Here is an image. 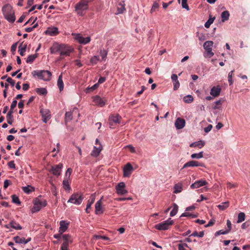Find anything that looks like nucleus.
<instances>
[{
    "label": "nucleus",
    "instance_id": "f257e3e1",
    "mask_svg": "<svg viewBox=\"0 0 250 250\" xmlns=\"http://www.w3.org/2000/svg\"><path fill=\"white\" fill-rule=\"evenodd\" d=\"M2 12L5 19L9 22L13 23L15 21V13L10 4H7L4 5L2 8Z\"/></svg>",
    "mask_w": 250,
    "mask_h": 250
},
{
    "label": "nucleus",
    "instance_id": "f03ea898",
    "mask_svg": "<svg viewBox=\"0 0 250 250\" xmlns=\"http://www.w3.org/2000/svg\"><path fill=\"white\" fill-rule=\"evenodd\" d=\"M91 0H81L75 5V11L77 14L80 16H83L85 11L88 9V3Z\"/></svg>",
    "mask_w": 250,
    "mask_h": 250
},
{
    "label": "nucleus",
    "instance_id": "7ed1b4c3",
    "mask_svg": "<svg viewBox=\"0 0 250 250\" xmlns=\"http://www.w3.org/2000/svg\"><path fill=\"white\" fill-rule=\"evenodd\" d=\"M33 77H38V78L45 81H48L51 79V73L48 70H34L32 72Z\"/></svg>",
    "mask_w": 250,
    "mask_h": 250
},
{
    "label": "nucleus",
    "instance_id": "20e7f679",
    "mask_svg": "<svg viewBox=\"0 0 250 250\" xmlns=\"http://www.w3.org/2000/svg\"><path fill=\"white\" fill-rule=\"evenodd\" d=\"M46 205V201L45 199L40 198V197H38L34 200V206L31 209V211L33 213L37 212Z\"/></svg>",
    "mask_w": 250,
    "mask_h": 250
},
{
    "label": "nucleus",
    "instance_id": "39448f33",
    "mask_svg": "<svg viewBox=\"0 0 250 250\" xmlns=\"http://www.w3.org/2000/svg\"><path fill=\"white\" fill-rule=\"evenodd\" d=\"M173 223V221L170 218L165 221L156 224L155 228L156 229L160 230H167Z\"/></svg>",
    "mask_w": 250,
    "mask_h": 250
},
{
    "label": "nucleus",
    "instance_id": "423d86ee",
    "mask_svg": "<svg viewBox=\"0 0 250 250\" xmlns=\"http://www.w3.org/2000/svg\"><path fill=\"white\" fill-rule=\"evenodd\" d=\"M83 199V197L81 193H75L71 196L67 202L79 205L81 204Z\"/></svg>",
    "mask_w": 250,
    "mask_h": 250
},
{
    "label": "nucleus",
    "instance_id": "0eeeda50",
    "mask_svg": "<svg viewBox=\"0 0 250 250\" xmlns=\"http://www.w3.org/2000/svg\"><path fill=\"white\" fill-rule=\"evenodd\" d=\"M213 44L212 41H206L203 44L204 48L207 52V56L205 57L210 58L214 55V53L212 51V47Z\"/></svg>",
    "mask_w": 250,
    "mask_h": 250
},
{
    "label": "nucleus",
    "instance_id": "6e6552de",
    "mask_svg": "<svg viewBox=\"0 0 250 250\" xmlns=\"http://www.w3.org/2000/svg\"><path fill=\"white\" fill-rule=\"evenodd\" d=\"M74 51L73 48L68 45L62 44L60 55H63L65 57L69 56L70 54Z\"/></svg>",
    "mask_w": 250,
    "mask_h": 250
},
{
    "label": "nucleus",
    "instance_id": "1a4fd4ad",
    "mask_svg": "<svg viewBox=\"0 0 250 250\" xmlns=\"http://www.w3.org/2000/svg\"><path fill=\"white\" fill-rule=\"evenodd\" d=\"M79 116L78 110L77 108L75 107L72 111H68L65 114V122L67 124L68 122L71 121L74 116Z\"/></svg>",
    "mask_w": 250,
    "mask_h": 250
},
{
    "label": "nucleus",
    "instance_id": "9d476101",
    "mask_svg": "<svg viewBox=\"0 0 250 250\" xmlns=\"http://www.w3.org/2000/svg\"><path fill=\"white\" fill-rule=\"evenodd\" d=\"M72 35L74 36L75 40L81 44H86L90 41V38L89 37L84 38L80 34H72Z\"/></svg>",
    "mask_w": 250,
    "mask_h": 250
},
{
    "label": "nucleus",
    "instance_id": "9b49d317",
    "mask_svg": "<svg viewBox=\"0 0 250 250\" xmlns=\"http://www.w3.org/2000/svg\"><path fill=\"white\" fill-rule=\"evenodd\" d=\"M116 193L119 195H125L128 192L125 189V185L124 182H120L116 186Z\"/></svg>",
    "mask_w": 250,
    "mask_h": 250
},
{
    "label": "nucleus",
    "instance_id": "f8f14e48",
    "mask_svg": "<svg viewBox=\"0 0 250 250\" xmlns=\"http://www.w3.org/2000/svg\"><path fill=\"white\" fill-rule=\"evenodd\" d=\"M103 199V197H102V198L95 204V214L97 215H101L104 213V208L102 206Z\"/></svg>",
    "mask_w": 250,
    "mask_h": 250
},
{
    "label": "nucleus",
    "instance_id": "ddd939ff",
    "mask_svg": "<svg viewBox=\"0 0 250 250\" xmlns=\"http://www.w3.org/2000/svg\"><path fill=\"white\" fill-rule=\"evenodd\" d=\"M205 167V165L204 163L201 162H199L196 161H190L186 164H184L183 168H185L188 167Z\"/></svg>",
    "mask_w": 250,
    "mask_h": 250
},
{
    "label": "nucleus",
    "instance_id": "4468645a",
    "mask_svg": "<svg viewBox=\"0 0 250 250\" xmlns=\"http://www.w3.org/2000/svg\"><path fill=\"white\" fill-rule=\"evenodd\" d=\"M133 170V167L130 163L126 164L123 168L124 177H129Z\"/></svg>",
    "mask_w": 250,
    "mask_h": 250
},
{
    "label": "nucleus",
    "instance_id": "2eb2a0df",
    "mask_svg": "<svg viewBox=\"0 0 250 250\" xmlns=\"http://www.w3.org/2000/svg\"><path fill=\"white\" fill-rule=\"evenodd\" d=\"M93 102L96 105L103 107L105 105L106 100L101 98L99 96L96 95L93 97Z\"/></svg>",
    "mask_w": 250,
    "mask_h": 250
},
{
    "label": "nucleus",
    "instance_id": "dca6fc26",
    "mask_svg": "<svg viewBox=\"0 0 250 250\" xmlns=\"http://www.w3.org/2000/svg\"><path fill=\"white\" fill-rule=\"evenodd\" d=\"M63 165L62 164H59L58 165H55L52 167L51 171L54 175L59 176L61 174V169L62 168Z\"/></svg>",
    "mask_w": 250,
    "mask_h": 250
},
{
    "label": "nucleus",
    "instance_id": "f3484780",
    "mask_svg": "<svg viewBox=\"0 0 250 250\" xmlns=\"http://www.w3.org/2000/svg\"><path fill=\"white\" fill-rule=\"evenodd\" d=\"M207 184L208 182L205 180H200L195 181L190 186V188L192 189L197 188Z\"/></svg>",
    "mask_w": 250,
    "mask_h": 250
},
{
    "label": "nucleus",
    "instance_id": "a211bd4d",
    "mask_svg": "<svg viewBox=\"0 0 250 250\" xmlns=\"http://www.w3.org/2000/svg\"><path fill=\"white\" fill-rule=\"evenodd\" d=\"M5 227L7 229L12 228L16 230H21L22 229L21 226L14 221H11L9 224L5 225Z\"/></svg>",
    "mask_w": 250,
    "mask_h": 250
},
{
    "label": "nucleus",
    "instance_id": "6ab92c4d",
    "mask_svg": "<svg viewBox=\"0 0 250 250\" xmlns=\"http://www.w3.org/2000/svg\"><path fill=\"white\" fill-rule=\"evenodd\" d=\"M61 47L62 44H59L58 43H54L50 49V53L51 54H55L57 52L60 53Z\"/></svg>",
    "mask_w": 250,
    "mask_h": 250
},
{
    "label": "nucleus",
    "instance_id": "aec40b11",
    "mask_svg": "<svg viewBox=\"0 0 250 250\" xmlns=\"http://www.w3.org/2000/svg\"><path fill=\"white\" fill-rule=\"evenodd\" d=\"M46 34L50 36H56L59 34L58 29L55 27H48L45 31Z\"/></svg>",
    "mask_w": 250,
    "mask_h": 250
},
{
    "label": "nucleus",
    "instance_id": "412c9836",
    "mask_svg": "<svg viewBox=\"0 0 250 250\" xmlns=\"http://www.w3.org/2000/svg\"><path fill=\"white\" fill-rule=\"evenodd\" d=\"M221 88L220 86H213L210 90V94L213 97H217L220 95Z\"/></svg>",
    "mask_w": 250,
    "mask_h": 250
},
{
    "label": "nucleus",
    "instance_id": "4be33fe9",
    "mask_svg": "<svg viewBox=\"0 0 250 250\" xmlns=\"http://www.w3.org/2000/svg\"><path fill=\"white\" fill-rule=\"evenodd\" d=\"M60 227L59 228V232L62 234L65 232L68 228V224L65 223L64 221H61L60 222Z\"/></svg>",
    "mask_w": 250,
    "mask_h": 250
},
{
    "label": "nucleus",
    "instance_id": "5701e85b",
    "mask_svg": "<svg viewBox=\"0 0 250 250\" xmlns=\"http://www.w3.org/2000/svg\"><path fill=\"white\" fill-rule=\"evenodd\" d=\"M205 145V142L204 141L200 140L197 142L191 143L189 146L190 147H198L199 148H202Z\"/></svg>",
    "mask_w": 250,
    "mask_h": 250
},
{
    "label": "nucleus",
    "instance_id": "b1692460",
    "mask_svg": "<svg viewBox=\"0 0 250 250\" xmlns=\"http://www.w3.org/2000/svg\"><path fill=\"white\" fill-rule=\"evenodd\" d=\"M121 117L119 115H113L109 117V121L110 124H120Z\"/></svg>",
    "mask_w": 250,
    "mask_h": 250
},
{
    "label": "nucleus",
    "instance_id": "393cba45",
    "mask_svg": "<svg viewBox=\"0 0 250 250\" xmlns=\"http://www.w3.org/2000/svg\"><path fill=\"white\" fill-rule=\"evenodd\" d=\"M102 150V146L101 144L98 147L94 146L91 155L94 157H97Z\"/></svg>",
    "mask_w": 250,
    "mask_h": 250
},
{
    "label": "nucleus",
    "instance_id": "a878e982",
    "mask_svg": "<svg viewBox=\"0 0 250 250\" xmlns=\"http://www.w3.org/2000/svg\"><path fill=\"white\" fill-rule=\"evenodd\" d=\"M94 201H95V196L94 195H92L90 196V199L88 200L87 203L86 205V208L85 209V212L87 213H89L90 212L89 209L90 208L92 204H93V203L94 202Z\"/></svg>",
    "mask_w": 250,
    "mask_h": 250
},
{
    "label": "nucleus",
    "instance_id": "bb28decb",
    "mask_svg": "<svg viewBox=\"0 0 250 250\" xmlns=\"http://www.w3.org/2000/svg\"><path fill=\"white\" fill-rule=\"evenodd\" d=\"M26 44H24L23 42L19 46V52H20V54L21 56H23L24 55V53L26 51Z\"/></svg>",
    "mask_w": 250,
    "mask_h": 250
},
{
    "label": "nucleus",
    "instance_id": "cd10ccee",
    "mask_svg": "<svg viewBox=\"0 0 250 250\" xmlns=\"http://www.w3.org/2000/svg\"><path fill=\"white\" fill-rule=\"evenodd\" d=\"M230 14L228 11L226 10L221 13V17L222 22H225L229 19Z\"/></svg>",
    "mask_w": 250,
    "mask_h": 250
},
{
    "label": "nucleus",
    "instance_id": "c85d7f7f",
    "mask_svg": "<svg viewBox=\"0 0 250 250\" xmlns=\"http://www.w3.org/2000/svg\"><path fill=\"white\" fill-rule=\"evenodd\" d=\"M44 111L45 112H46V114H47L46 116V115L45 116L44 115V111H43L42 109L41 110V113L42 115V121H43L44 123H46L48 121V120H49V119L50 118V115L49 114L48 110H45Z\"/></svg>",
    "mask_w": 250,
    "mask_h": 250
},
{
    "label": "nucleus",
    "instance_id": "c756f323",
    "mask_svg": "<svg viewBox=\"0 0 250 250\" xmlns=\"http://www.w3.org/2000/svg\"><path fill=\"white\" fill-rule=\"evenodd\" d=\"M117 10L118 13H123L125 10L124 1H122L121 2L119 3L117 6Z\"/></svg>",
    "mask_w": 250,
    "mask_h": 250
},
{
    "label": "nucleus",
    "instance_id": "7c9ffc66",
    "mask_svg": "<svg viewBox=\"0 0 250 250\" xmlns=\"http://www.w3.org/2000/svg\"><path fill=\"white\" fill-rule=\"evenodd\" d=\"M71 180L67 179H64L62 182V185L63 188L65 190H69L71 189L69 183H70Z\"/></svg>",
    "mask_w": 250,
    "mask_h": 250
},
{
    "label": "nucleus",
    "instance_id": "2f4dec72",
    "mask_svg": "<svg viewBox=\"0 0 250 250\" xmlns=\"http://www.w3.org/2000/svg\"><path fill=\"white\" fill-rule=\"evenodd\" d=\"M57 85H58V86L60 90L61 91H62L63 89V83L62 81V74L60 75L59 77V78L58 79V82H57Z\"/></svg>",
    "mask_w": 250,
    "mask_h": 250
},
{
    "label": "nucleus",
    "instance_id": "473e14b6",
    "mask_svg": "<svg viewBox=\"0 0 250 250\" xmlns=\"http://www.w3.org/2000/svg\"><path fill=\"white\" fill-rule=\"evenodd\" d=\"M13 113V111H9L7 114L6 117V120L8 124L11 125L13 123V116L12 113Z\"/></svg>",
    "mask_w": 250,
    "mask_h": 250
},
{
    "label": "nucleus",
    "instance_id": "72a5a7b5",
    "mask_svg": "<svg viewBox=\"0 0 250 250\" xmlns=\"http://www.w3.org/2000/svg\"><path fill=\"white\" fill-rule=\"evenodd\" d=\"M174 193H178L181 192L182 190V184H175L174 187Z\"/></svg>",
    "mask_w": 250,
    "mask_h": 250
},
{
    "label": "nucleus",
    "instance_id": "f704fd0d",
    "mask_svg": "<svg viewBox=\"0 0 250 250\" xmlns=\"http://www.w3.org/2000/svg\"><path fill=\"white\" fill-rule=\"evenodd\" d=\"M178 205L177 204H176L175 203H174L173 204V209L170 213V216H174V215H175L178 212Z\"/></svg>",
    "mask_w": 250,
    "mask_h": 250
},
{
    "label": "nucleus",
    "instance_id": "c9c22d12",
    "mask_svg": "<svg viewBox=\"0 0 250 250\" xmlns=\"http://www.w3.org/2000/svg\"><path fill=\"white\" fill-rule=\"evenodd\" d=\"M203 157V152L201 151L198 153H193L191 155V158L192 159H200Z\"/></svg>",
    "mask_w": 250,
    "mask_h": 250
},
{
    "label": "nucleus",
    "instance_id": "e433bc0d",
    "mask_svg": "<svg viewBox=\"0 0 250 250\" xmlns=\"http://www.w3.org/2000/svg\"><path fill=\"white\" fill-rule=\"evenodd\" d=\"M193 100V98L191 95H188L186 96L183 98V101L186 103H190Z\"/></svg>",
    "mask_w": 250,
    "mask_h": 250
},
{
    "label": "nucleus",
    "instance_id": "4c0bfd02",
    "mask_svg": "<svg viewBox=\"0 0 250 250\" xmlns=\"http://www.w3.org/2000/svg\"><path fill=\"white\" fill-rule=\"evenodd\" d=\"M36 92L40 95H45L47 93V90L45 88H38L36 89Z\"/></svg>",
    "mask_w": 250,
    "mask_h": 250
},
{
    "label": "nucleus",
    "instance_id": "58836bf2",
    "mask_svg": "<svg viewBox=\"0 0 250 250\" xmlns=\"http://www.w3.org/2000/svg\"><path fill=\"white\" fill-rule=\"evenodd\" d=\"M229 202L222 203L221 204L218 205L217 207L221 210H224L229 207Z\"/></svg>",
    "mask_w": 250,
    "mask_h": 250
},
{
    "label": "nucleus",
    "instance_id": "ea45409f",
    "mask_svg": "<svg viewBox=\"0 0 250 250\" xmlns=\"http://www.w3.org/2000/svg\"><path fill=\"white\" fill-rule=\"evenodd\" d=\"M22 188L24 192L28 194L34 190L33 188L30 186L23 187Z\"/></svg>",
    "mask_w": 250,
    "mask_h": 250
},
{
    "label": "nucleus",
    "instance_id": "a19ab883",
    "mask_svg": "<svg viewBox=\"0 0 250 250\" xmlns=\"http://www.w3.org/2000/svg\"><path fill=\"white\" fill-rule=\"evenodd\" d=\"M11 197H12V202L16 204L17 205H21V202L20 201L19 197L17 195H16L15 194L12 195Z\"/></svg>",
    "mask_w": 250,
    "mask_h": 250
},
{
    "label": "nucleus",
    "instance_id": "79ce46f5",
    "mask_svg": "<svg viewBox=\"0 0 250 250\" xmlns=\"http://www.w3.org/2000/svg\"><path fill=\"white\" fill-rule=\"evenodd\" d=\"M245 214L243 212H240L238 214V220L237 222L238 223H241L245 220Z\"/></svg>",
    "mask_w": 250,
    "mask_h": 250
},
{
    "label": "nucleus",
    "instance_id": "37998d69",
    "mask_svg": "<svg viewBox=\"0 0 250 250\" xmlns=\"http://www.w3.org/2000/svg\"><path fill=\"white\" fill-rule=\"evenodd\" d=\"M204 235V232L203 231H200L199 233L197 232L196 231H194L190 236H194V237H203Z\"/></svg>",
    "mask_w": 250,
    "mask_h": 250
},
{
    "label": "nucleus",
    "instance_id": "c03bdc74",
    "mask_svg": "<svg viewBox=\"0 0 250 250\" xmlns=\"http://www.w3.org/2000/svg\"><path fill=\"white\" fill-rule=\"evenodd\" d=\"M185 124L186 122L184 119L178 118L175 121L174 125H185Z\"/></svg>",
    "mask_w": 250,
    "mask_h": 250
},
{
    "label": "nucleus",
    "instance_id": "a18cd8bd",
    "mask_svg": "<svg viewBox=\"0 0 250 250\" xmlns=\"http://www.w3.org/2000/svg\"><path fill=\"white\" fill-rule=\"evenodd\" d=\"M14 240L16 243H24V238H21L18 236H15L13 238Z\"/></svg>",
    "mask_w": 250,
    "mask_h": 250
},
{
    "label": "nucleus",
    "instance_id": "49530a36",
    "mask_svg": "<svg viewBox=\"0 0 250 250\" xmlns=\"http://www.w3.org/2000/svg\"><path fill=\"white\" fill-rule=\"evenodd\" d=\"M107 55V51L104 49L101 50L100 51V55L102 58V60L105 61L106 60Z\"/></svg>",
    "mask_w": 250,
    "mask_h": 250
},
{
    "label": "nucleus",
    "instance_id": "de8ad7c7",
    "mask_svg": "<svg viewBox=\"0 0 250 250\" xmlns=\"http://www.w3.org/2000/svg\"><path fill=\"white\" fill-rule=\"evenodd\" d=\"M214 19L215 18L210 17L209 19L208 20V21L205 24V27L209 28L211 24H212L213 22Z\"/></svg>",
    "mask_w": 250,
    "mask_h": 250
},
{
    "label": "nucleus",
    "instance_id": "09e8293b",
    "mask_svg": "<svg viewBox=\"0 0 250 250\" xmlns=\"http://www.w3.org/2000/svg\"><path fill=\"white\" fill-rule=\"evenodd\" d=\"M99 60L100 57L99 56H94L91 58L90 62L92 64H96Z\"/></svg>",
    "mask_w": 250,
    "mask_h": 250
},
{
    "label": "nucleus",
    "instance_id": "8fccbe9b",
    "mask_svg": "<svg viewBox=\"0 0 250 250\" xmlns=\"http://www.w3.org/2000/svg\"><path fill=\"white\" fill-rule=\"evenodd\" d=\"M72 171V169L71 168H68L65 172L64 179H70V177Z\"/></svg>",
    "mask_w": 250,
    "mask_h": 250
},
{
    "label": "nucleus",
    "instance_id": "3c124183",
    "mask_svg": "<svg viewBox=\"0 0 250 250\" xmlns=\"http://www.w3.org/2000/svg\"><path fill=\"white\" fill-rule=\"evenodd\" d=\"M36 56L34 55H29L26 60L27 63H32L36 59Z\"/></svg>",
    "mask_w": 250,
    "mask_h": 250
},
{
    "label": "nucleus",
    "instance_id": "603ef678",
    "mask_svg": "<svg viewBox=\"0 0 250 250\" xmlns=\"http://www.w3.org/2000/svg\"><path fill=\"white\" fill-rule=\"evenodd\" d=\"M62 238L64 242H72L71 237L69 234H63L62 235Z\"/></svg>",
    "mask_w": 250,
    "mask_h": 250
},
{
    "label": "nucleus",
    "instance_id": "864d4df0",
    "mask_svg": "<svg viewBox=\"0 0 250 250\" xmlns=\"http://www.w3.org/2000/svg\"><path fill=\"white\" fill-rule=\"evenodd\" d=\"M229 232V230H228L227 229L226 230H220L219 231H216L215 233V235L216 236H218L221 234H226L228 233Z\"/></svg>",
    "mask_w": 250,
    "mask_h": 250
},
{
    "label": "nucleus",
    "instance_id": "5fc2aeb1",
    "mask_svg": "<svg viewBox=\"0 0 250 250\" xmlns=\"http://www.w3.org/2000/svg\"><path fill=\"white\" fill-rule=\"evenodd\" d=\"M36 8H37L39 10H41L42 8V4H40L38 6H37V5H33L29 10V12H31L35 9H36Z\"/></svg>",
    "mask_w": 250,
    "mask_h": 250
},
{
    "label": "nucleus",
    "instance_id": "6e6d98bb",
    "mask_svg": "<svg viewBox=\"0 0 250 250\" xmlns=\"http://www.w3.org/2000/svg\"><path fill=\"white\" fill-rule=\"evenodd\" d=\"M185 247H188V245L186 243L179 244L178 245V250H187Z\"/></svg>",
    "mask_w": 250,
    "mask_h": 250
},
{
    "label": "nucleus",
    "instance_id": "4d7b16f0",
    "mask_svg": "<svg viewBox=\"0 0 250 250\" xmlns=\"http://www.w3.org/2000/svg\"><path fill=\"white\" fill-rule=\"evenodd\" d=\"M159 7V4L157 2H154L151 9V12L152 13L153 12L155 11Z\"/></svg>",
    "mask_w": 250,
    "mask_h": 250
},
{
    "label": "nucleus",
    "instance_id": "13d9d810",
    "mask_svg": "<svg viewBox=\"0 0 250 250\" xmlns=\"http://www.w3.org/2000/svg\"><path fill=\"white\" fill-rule=\"evenodd\" d=\"M222 105V102L221 100L217 101L215 102V105L213 107V108L215 109H219L221 105Z\"/></svg>",
    "mask_w": 250,
    "mask_h": 250
},
{
    "label": "nucleus",
    "instance_id": "bf43d9fd",
    "mask_svg": "<svg viewBox=\"0 0 250 250\" xmlns=\"http://www.w3.org/2000/svg\"><path fill=\"white\" fill-rule=\"evenodd\" d=\"M182 6L183 8L189 10V7L187 4V0H182Z\"/></svg>",
    "mask_w": 250,
    "mask_h": 250
},
{
    "label": "nucleus",
    "instance_id": "052dcab7",
    "mask_svg": "<svg viewBox=\"0 0 250 250\" xmlns=\"http://www.w3.org/2000/svg\"><path fill=\"white\" fill-rule=\"evenodd\" d=\"M70 243H71V242H64V241L63 242L62 245L61 250H62V249H64V250L68 249V245Z\"/></svg>",
    "mask_w": 250,
    "mask_h": 250
},
{
    "label": "nucleus",
    "instance_id": "680f3d73",
    "mask_svg": "<svg viewBox=\"0 0 250 250\" xmlns=\"http://www.w3.org/2000/svg\"><path fill=\"white\" fill-rule=\"evenodd\" d=\"M17 104V101L16 100H13L12 102L11 106H10V109L9 111H13L14 109L16 107Z\"/></svg>",
    "mask_w": 250,
    "mask_h": 250
},
{
    "label": "nucleus",
    "instance_id": "e2e57ef3",
    "mask_svg": "<svg viewBox=\"0 0 250 250\" xmlns=\"http://www.w3.org/2000/svg\"><path fill=\"white\" fill-rule=\"evenodd\" d=\"M8 166L9 167V168L12 169H15V164L14 163V162L13 161H11L8 163Z\"/></svg>",
    "mask_w": 250,
    "mask_h": 250
},
{
    "label": "nucleus",
    "instance_id": "0e129e2a",
    "mask_svg": "<svg viewBox=\"0 0 250 250\" xmlns=\"http://www.w3.org/2000/svg\"><path fill=\"white\" fill-rule=\"evenodd\" d=\"M6 81L8 83H9L12 86H14L15 82L11 77H8Z\"/></svg>",
    "mask_w": 250,
    "mask_h": 250
},
{
    "label": "nucleus",
    "instance_id": "69168bd1",
    "mask_svg": "<svg viewBox=\"0 0 250 250\" xmlns=\"http://www.w3.org/2000/svg\"><path fill=\"white\" fill-rule=\"evenodd\" d=\"M99 86V84L98 83H95V84H94L93 86H92L90 88H89L87 89V91H93L94 90H95L96 89H97Z\"/></svg>",
    "mask_w": 250,
    "mask_h": 250
},
{
    "label": "nucleus",
    "instance_id": "338daca9",
    "mask_svg": "<svg viewBox=\"0 0 250 250\" xmlns=\"http://www.w3.org/2000/svg\"><path fill=\"white\" fill-rule=\"evenodd\" d=\"M173 85H174L173 89L174 90H176L177 89H178V88L180 86V83H179V81H176V82H173Z\"/></svg>",
    "mask_w": 250,
    "mask_h": 250
},
{
    "label": "nucleus",
    "instance_id": "774afa93",
    "mask_svg": "<svg viewBox=\"0 0 250 250\" xmlns=\"http://www.w3.org/2000/svg\"><path fill=\"white\" fill-rule=\"evenodd\" d=\"M18 42H16L14 44H13L11 47V51L13 53L14 52L16 51L17 49V46Z\"/></svg>",
    "mask_w": 250,
    "mask_h": 250
}]
</instances>
